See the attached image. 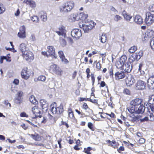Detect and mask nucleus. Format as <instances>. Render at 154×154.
Masks as SVG:
<instances>
[{
    "label": "nucleus",
    "instance_id": "obj_63",
    "mask_svg": "<svg viewBox=\"0 0 154 154\" xmlns=\"http://www.w3.org/2000/svg\"><path fill=\"white\" fill-rule=\"evenodd\" d=\"M145 141L146 140L144 138H142L139 140L138 143L141 144H143L145 143Z\"/></svg>",
    "mask_w": 154,
    "mask_h": 154
},
{
    "label": "nucleus",
    "instance_id": "obj_56",
    "mask_svg": "<svg viewBox=\"0 0 154 154\" xmlns=\"http://www.w3.org/2000/svg\"><path fill=\"white\" fill-rule=\"evenodd\" d=\"M125 150V147L123 146H121L119 148H117V151L118 152L121 153L122 152V151H124Z\"/></svg>",
    "mask_w": 154,
    "mask_h": 154
},
{
    "label": "nucleus",
    "instance_id": "obj_19",
    "mask_svg": "<svg viewBox=\"0 0 154 154\" xmlns=\"http://www.w3.org/2000/svg\"><path fill=\"white\" fill-rule=\"evenodd\" d=\"M68 118L69 119L74 120L75 119L74 112L72 109L69 108L67 109Z\"/></svg>",
    "mask_w": 154,
    "mask_h": 154
},
{
    "label": "nucleus",
    "instance_id": "obj_62",
    "mask_svg": "<svg viewBox=\"0 0 154 154\" xmlns=\"http://www.w3.org/2000/svg\"><path fill=\"white\" fill-rule=\"evenodd\" d=\"M123 92L124 94H127V95H130L131 94V92L127 88L124 89Z\"/></svg>",
    "mask_w": 154,
    "mask_h": 154
},
{
    "label": "nucleus",
    "instance_id": "obj_32",
    "mask_svg": "<svg viewBox=\"0 0 154 154\" xmlns=\"http://www.w3.org/2000/svg\"><path fill=\"white\" fill-rule=\"evenodd\" d=\"M116 66L117 68L118 69H123V67L124 64L122 63L120 60L117 61L116 63Z\"/></svg>",
    "mask_w": 154,
    "mask_h": 154
},
{
    "label": "nucleus",
    "instance_id": "obj_49",
    "mask_svg": "<svg viewBox=\"0 0 154 154\" xmlns=\"http://www.w3.org/2000/svg\"><path fill=\"white\" fill-rule=\"evenodd\" d=\"M10 55L9 54L7 55V56H3V58L4 60H5L7 62H10L11 61V57L9 56Z\"/></svg>",
    "mask_w": 154,
    "mask_h": 154
},
{
    "label": "nucleus",
    "instance_id": "obj_1",
    "mask_svg": "<svg viewBox=\"0 0 154 154\" xmlns=\"http://www.w3.org/2000/svg\"><path fill=\"white\" fill-rule=\"evenodd\" d=\"M20 50L22 53V56L26 61H30L34 58V56L32 52L28 50L26 45L24 43L20 44Z\"/></svg>",
    "mask_w": 154,
    "mask_h": 154
},
{
    "label": "nucleus",
    "instance_id": "obj_17",
    "mask_svg": "<svg viewBox=\"0 0 154 154\" xmlns=\"http://www.w3.org/2000/svg\"><path fill=\"white\" fill-rule=\"evenodd\" d=\"M32 111L35 115L36 117H39V118L42 117V115L40 114L41 112L38 106L35 105L32 108Z\"/></svg>",
    "mask_w": 154,
    "mask_h": 154
},
{
    "label": "nucleus",
    "instance_id": "obj_37",
    "mask_svg": "<svg viewBox=\"0 0 154 154\" xmlns=\"http://www.w3.org/2000/svg\"><path fill=\"white\" fill-rule=\"evenodd\" d=\"M92 149V147L89 146L87 148H85L83 152L87 154H91L90 151Z\"/></svg>",
    "mask_w": 154,
    "mask_h": 154
},
{
    "label": "nucleus",
    "instance_id": "obj_43",
    "mask_svg": "<svg viewBox=\"0 0 154 154\" xmlns=\"http://www.w3.org/2000/svg\"><path fill=\"white\" fill-rule=\"evenodd\" d=\"M41 20L44 21H45L47 20V16L46 13H43L41 15Z\"/></svg>",
    "mask_w": 154,
    "mask_h": 154
},
{
    "label": "nucleus",
    "instance_id": "obj_10",
    "mask_svg": "<svg viewBox=\"0 0 154 154\" xmlns=\"http://www.w3.org/2000/svg\"><path fill=\"white\" fill-rule=\"evenodd\" d=\"M58 31H56L55 32L59 35H62L64 37L66 36V27L63 25H61L58 28Z\"/></svg>",
    "mask_w": 154,
    "mask_h": 154
},
{
    "label": "nucleus",
    "instance_id": "obj_8",
    "mask_svg": "<svg viewBox=\"0 0 154 154\" xmlns=\"http://www.w3.org/2000/svg\"><path fill=\"white\" fill-rule=\"evenodd\" d=\"M145 82L141 80H138L135 85V88L138 90H143L146 87Z\"/></svg>",
    "mask_w": 154,
    "mask_h": 154
},
{
    "label": "nucleus",
    "instance_id": "obj_14",
    "mask_svg": "<svg viewBox=\"0 0 154 154\" xmlns=\"http://www.w3.org/2000/svg\"><path fill=\"white\" fill-rule=\"evenodd\" d=\"M47 52L48 53L49 56H53L56 58L55 56V50L54 47L52 46H49L47 48Z\"/></svg>",
    "mask_w": 154,
    "mask_h": 154
},
{
    "label": "nucleus",
    "instance_id": "obj_52",
    "mask_svg": "<svg viewBox=\"0 0 154 154\" xmlns=\"http://www.w3.org/2000/svg\"><path fill=\"white\" fill-rule=\"evenodd\" d=\"M122 19V17L121 16H120L118 15H116L114 18V20L116 21L121 20Z\"/></svg>",
    "mask_w": 154,
    "mask_h": 154
},
{
    "label": "nucleus",
    "instance_id": "obj_12",
    "mask_svg": "<svg viewBox=\"0 0 154 154\" xmlns=\"http://www.w3.org/2000/svg\"><path fill=\"white\" fill-rule=\"evenodd\" d=\"M143 101V100L142 99L136 98L132 100L130 103L131 106H134L137 107L139 105L141 104Z\"/></svg>",
    "mask_w": 154,
    "mask_h": 154
},
{
    "label": "nucleus",
    "instance_id": "obj_9",
    "mask_svg": "<svg viewBox=\"0 0 154 154\" xmlns=\"http://www.w3.org/2000/svg\"><path fill=\"white\" fill-rule=\"evenodd\" d=\"M71 35L75 38L78 39L80 38L82 35L81 31L79 29H73L71 32Z\"/></svg>",
    "mask_w": 154,
    "mask_h": 154
},
{
    "label": "nucleus",
    "instance_id": "obj_15",
    "mask_svg": "<svg viewBox=\"0 0 154 154\" xmlns=\"http://www.w3.org/2000/svg\"><path fill=\"white\" fill-rule=\"evenodd\" d=\"M17 97L15 98V101L17 103H20L22 102L23 92L22 91H19L17 92Z\"/></svg>",
    "mask_w": 154,
    "mask_h": 154
},
{
    "label": "nucleus",
    "instance_id": "obj_34",
    "mask_svg": "<svg viewBox=\"0 0 154 154\" xmlns=\"http://www.w3.org/2000/svg\"><path fill=\"white\" fill-rule=\"evenodd\" d=\"M147 87L149 89H154V83L149 80L147 81Z\"/></svg>",
    "mask_w": 154,
    "mask_h": 154
},
{
    "label": "nucleus",
    "instance_id": "obj_47",
    "mask_svg": "<svg viewBox=\"0 0 154 154\" xmlns=\"http://www.w3.org/2000/svg\"><path fill=\"white\" fill-rule=\"evenodd\" d=\"M31 20L35 23H38L39 21L38 17L36 16H32L31 18Z\"/></svg>",
    "mask_w": 154,
    "mask_h": 154
},
{
    "label": "nucleus",
    "instance_id": "obj_35",
    "mask_svg": "<svg viewBox=\"0 0 154 154\" xmlns=\"http://www.w3.org/2000/svg\"><path fill=\"white\" fill-rule=\"evenodd\" d=\"M107 39L106 35V34H102L101 36L100 40L102 43H105Z\"/></svg>",
    "mask_w": 154,
    "mask_h": 154
},
{
    "label": "nucleus",
    "instance_id": "obj_44",
    "mask_svg": "<svg viewBox=\"0 0 154 154\" xmlns=\"http://www.w3.org/2000/svg\"><path fill=\"white\" fill-rule=\"evenodd\" d=\"M150 44L151 48L154 50V37H152L151 38L150 40Z\"/></svg>",
    "mask_w": 154,
    "mask_h": 154
},
{
    "label": "nucleus",
    "instance_id": "obj_6",
    "mask_svg": "<svg viewBox=\"0 0 154 154\" xmlns=\"http://www.w3.org/2000/svg\"><path fill=\"white\" fill-rule=\"evenodd\" d=\"M49 70L53 74H56L59 75L61 74V71L59 70V67L56 65L53 64L50 67Z\"/></svg>",
    "mask_w": 154,
    "mask_h": 154
},
{
    "label": "nucleus",
    "instance_id": "obj_16",
    "mask_svg": "<svg viewBox=\"0 0 154 154\" xmlns=\"http://www.w3.org/2000/svg\"><path fill=\"white\" fill-rule=\"evenodd\" d=\"M115 79L118 80L123 79L125 77V74L123 71H118L115 74Z\"/></svg>",
    "mask_w": 154,
    "mask_h": 154
},
{
    "label": "nucleus",
    "instance_id": "obj_26",
    "mask_svg": "<svg viewBox=\"0 0 154 154\" xmlns=\"http://www.w3.org/2000/svg\"><path fill=\"white\" fill-rule=\"evenodd\" d=\"M125 82L126 84L130 86L134 84V79L131 77L130 78L127 77L125 79Z\"/></svg>",
    "mask_w": 154,
    "mask_h": 154
},
{
    "label": "nucleus",
    "instance_id": "obj_3",
    "mask_svg": "<svg viewBox=\"0 0 154 154\" xmlns=\"http://www.w3.org/2000/svg\"><path fill=\"white\" fill-rule=\"evenodd\" d=\"M85 23L79 22V27L82 29L85 32H88L95 26L96 23L93 20H86Z\"/></svg>",
    "mask_w": 154,
    "mask_h": 154
},
{
    "label": "nucleus",
    "instance_id": "obj_45",
    "mask_svg": "<svg viewBox=\"0 0 154 154\" xmlns=\"http://www.w3.org/2000/svg\"><path fill=\"white\" fill-rule=\"evenodd\" d=\"M88 126L92 131H94L95 130V128L93 125V124L91 122L88 123Z\"/></svg>",
    "mask_w": 154,
    "mask_h": 154
},
{
    "label": "nucleus",
    "instance_id": "obj_13",
    "mask_svg": "<svg viewBox=\"0 0 154 154\" xmlns=\"http://www.w3.org/2000/svg\"><path fill=\"white\" fill-rule=\"evenodd\" d=\"M106 142L108 143V146H111L113 148L117 149L119 145V143L116 142L115 140H113L112 141H110L109 140H106Z\"/></svg>",
    "mask_w": 154,
    "mask_h": 154
},
{
    "label": "nucleus",
    "instance_id": "obj_20",
    "mask_svg": "<svg viewBox=\"0 0 154 154\" xmlns=\"http://www.w3.org/2000/svg\"><path fill=\"white\" fill-rule=\"evenodd\" d=\"M132 68V66L131 65L129 64L128 63H126L124 64L122 69L124 70L125 72L129 73L131 72Z\"/></svg>",
    "mask_w": 154,
    "mask_h": 154
},
{
    "label": "nucleus",
    "instance_id": "obj_51",
    "mask_svg": "<svg viewBox=\"0 0 154 154\" xmlns=\"http://www.w3.org/2000/svg\"><path fill=\"white\" fill-rule=\"evenodd\" d=\"M66 140L68 142V143L70 144H72L74 143L73 140L71 138L70 136L68 137Z\"/></svg>",
    "mask_w": 154,
    "mask_h": 154
},
{
    "label": "nucleus",
    "instance_id": "obj_46",
    "mask_svg": "<svg viewBox=\"0 0 154 154\" xmlns=\"http://www.w3.org/2000/svg\"><path fill=\"white\" fill-rule=\"evenodd\" d=\"M137 50V47L136 46H133L131 47L129 49L128 51L131 53H134Z\"/></svg>",
    "mask_w": 154,
    "mask_h": 154
},
{
    "label": "nucleus",
    "instance_id": "obj_58",
    "mask_svg": "<svg viewBox=\"0 0 154 154\" xmlns=\"http://www.w3.org/2000/svg\"><path fill=\"white\" fill-rule=\"evenodd\" d=\"M90 70L89 68H87L86 70V72L87 73L86 77L87 79H88L91 76V75L90 74Z\"/></svg>",
    "mask_w": 154,
    "mask_h": 154
},
{
    "label": "nucleus",
    "instance_id": "obj_4",
    "mask_svg": "<svg viewBox=\"0 0 154 154\" xmlns=\"http://www.w3.org/2000/svg\"><path fill=\"white\" fill-rule=\"evenodd\" d=\"M50 108L53 114L60 115L64 111L63 105L60 104L57 106V103L55 102L52 103L50 105Z\"/></svg>",
    "mask_w": 154,
    "mask_h": 154
},
{
    "label": "nucleus",
    "instance_id": "obj_24",
    "mask_svg": "<svg viewBox=\"0 0 154 154\" xmlns=\"http://www.w3.org/2000/svg\"><path fill=\"white\" fill-rule=\"evenodd\" d=\"M71 20L74 21L80 20L79 13L73 14L71 16Z\"/></svg>",
    "mask_w": 154,
    "mask_h": 154
},
{
    "label": "nucleus",
    "instance_id": "obj_25",
    "mask_svg": "<svg viewBox=\"0 0 154 154\" xmlns=\"http://www.w3.org/2000/svg\"><path fill=\"white\" fill-rule=\"evenodd\" d=\"M122 14L124 19L127 21H129L132 18V16L128 14L127 12L125 11H123Z\"/></svg>",
    "mask_w": 154,
    "mask_h": 154
},
{
    "label": "nucleus",
    "instance_id": "obj_55",
    "mask_svg": "<svg viewBox=\"0 0 154 154\" xmlns=\"http://www.w3.org/2000/svg\"><path fill=\"white\" fill-rule=\"evenodd\" d=\"M89 101L91 102V103H94L96 105H98V100L97 99H94L92 100L90 98H89Z\"/></svg>",
    "mask_w": 154,
    "mask_h": 154
},
{
    "label": "nucleus",
    "instance_id": "obj_36",
    "mask_svg": "<svg viewBox=\"0 0 154 154\" xmlns=\"http://www.w3.org/2000/svg\"><path fill=\"white\" fill-rule=\"evenodd\" d=\"M60 43L61 46L64 47L67 44L66 41L62 38H60Z\"/></svg>",
    "mask_w": 154,
    "mask_h": 154
},
{
    "label": "nucleus",
    "instance_id": "obj_2",
    "mask_svg": "<svg viewBox=\"0 0 154 154\" xmlns=\"http://www.w3.org/2000/svg\"><path fill=\"white\" fill-rule=\"evenodd\" d=\"M60 2L58 4V8L60 12L67 13L70 11L73 8L74 4L72 1L66 2L62 5Z\"/></svg>",
    "mask_w": 154,
    "mask_h": 154
},
{
    "label": "nucleus",
    "instance_id": "obj_38",
    "mask_svg": "<svg viewBox=\"0 0 154 154\" xmlns=\"http://www.w3.org/2000/svg\"><path fill=\"white\" fill-rule=\"evenodd\" d=\"M148 102L149 104H154V94H152L149 96Z\"/></svg>",
    "mask_w": 154,
    "mask_h": 154
},
{
    "label": "nucleus",
    "instance_id": "obj_53",
    "mask_svg": "<svg viewBox=\"0 0 154 154\" xmlns=\"http://www.w3.org/2000/svg\"><path fill=\"white\" fill-rule=\"evenodd\" d=\"M96 68L97 70V71H99L101 70V63H100V62H98L96 64Z\"/></svg>",
    "mask_w": 154,
    "mask_h": 154
},
{
    "label": "nucleus",
    "instance_id": "obj_21",
    "mask_svg": "<svg viewBox=\"0 0 154 154\" xmlns=\"http://www.w3.org/2000/svg\"><path fill=\"white\" fill-rule=\"evenodd\" d=\"M40 103L41 107L43 109H45L47 110L48 108V103H47L46 101L44 99H42L40 100Z\"/></svg>",
    "mask_w": 154,
    "mask_h": 154
},
{
    "label": "nucleus",
    "instance_id": "obj_18",
    "mask_svg": "<svg viewBox=\"0 0 154 154\" xmlns=\"http://www.w3.org/2000/svg\"><path fill=\"white\" fill-rule=\"evenodd\" d=\"M29 136L31 137L33 139L37 141H41L43 138L42 136L36 133H35L34 134H29Z\"/></svg>",
    "mask_w": 154,
    "mask_h": 154
},
{
    "label": "nucleus",
    "instance_id": "obj_40",
    "mask_svg": "<svg viewBox=\"0 0 154 154\" xmlns=\"http://www.w3.org/2000/svg\"><path fill=\"white\" fill-rule=\"evenodd\" d=\"M149 107L148 108L147 112L154 113V104H150Z\"/></svg>",
    "mask_w": 154,
    "mask_h": 154
},
{
    "label": "nucleus",
    "instance_id": "obj_61",
    "mask_svg": "<svg viewBox=\"0 0 154 154\" xmlns=\"http://www.w3.org/2000/svg\"><path fill=\"white\" fill-rule=\"evenodd\" d=\"M82 108L85 110H87L88 109L90 108L88 106L87 103H84L83 104L82 106Z\"/></svg>",
    "mask_w": 154,
    "mask_h": 154
},
{
    "label": "nucleus",
    "instance_id": "obj_27",
    "mask_svg": "<svg viewBox=\"0 0 154 154\" xmlns=\"http://www.w3.org/2000/svg\"><path fill=\"white\" fill-rule=\"evenodd\" d=\"M145 111V107L143 104H141L140 105L138 108L137 109V110L136 111V113L142 114Z\"/></svg>",
    "mask_w": 154,
    "mask_h": 154
},
{
    "label": "nucleus",
    "instance_id": "obj_60",
    "mask_svg": "<svg viewBox=\"0 0 154 154\" xmlns=\"http://www.w3.org/2000/svg\"><path fill=\"white\" fill-rule=\"evenodd\" d=\"M59 56L60 59L62 58L65 56L63 52L62 51H60L58 52Z\"/></svg>",
    "mask_w": 154,
    "mask_h": 154
},
{
    "label": "nucleus",
    "instance_id": "obj_33",
    "mask_svg": "<svg viewBox=\"0 0 154 154\" xmlns=\"http://www.w3.org/2000/svg\"><path fill=\"white\" fill-rule=\"evenodd\" d=\"M143 55V51H140L137 53H136L135 55V60H139Z\"/></svg>",
    "mask_w": 154,
    "mask_h": 154
},
{
    "label": "nucleus",
    "instance_id": "obj_5",
    "mask_svg": "<svg viewBox=\"0 0 154 154\" xmlns=\"http://www.w3.org/2000/svg\"><path fill=\"white\" fill-rule=\"evenodd\" d=\"M145 23L148 26H150L154 22V15L149 12H147L146 14L144 20Z\"/></svg>",
    "mask_w": 154,
    "mask_h": 154
},
{
    "label": "nucleus",
    "instance_id": "obj_31",
    "mask_svg": "<svg viewBox=\"0 0 154 154\" xmlns=\"http://www.w3.org/2000/svg\"><path fill=\"white\" fill-rule=\"evenodd\" d=\"M108 69V73L109 74V77L111 78L113 77V71L114 68L112 66H109Z\"/></svg>",
    "mask_w": 154,
    "mask_h": 154
},
{
    "label": "nucleus",
    "instance_id": "obj_64",
    "mask_svg": "<svg viewBox=\"0 0 154 154\" xmlns=\"http://www.w3.org/2000/svg\"><path fill=\"white\" fill-rule=\"evenodd\" d=\"M148 80L154 83V73L150 76Z\"/></svg>",
    "mask_w": 154,
    "mask_h": 154
},
{
    "label": "nucleus",
    "instance_id": "obj_22",
    "mask_svg": "<svg viewBox=\"0 0 154 154\" xmlns=\"http://www.w3.org/2000/svg\"><path fill=\"white\" fill-rule=\"evenodd\" d=\"M23 3H26L29 5L32 8H34L36 6L35 2L32 0H24L23 2Z\"/></svg>",
    "mask_w": 154,
    "mask_h": 154
},
{
    "label": "nucleus",
    "instance_id": "obj_50",
    "mask_svg": "<svg viewBox=\"0 0 154 154\" xmlns=\"http://www.w3.org/2000/svg\"><path fill=\"white\" fill-rule=\"evenodd\" d=\"M104 113L109 116L112 119H113L116 118V116L113 112H111L110 114H109L107 113Z\"/></svg>",
    "mask_w": 154,
    "mask_h": 154
},
{
    "label": "nucleus",
    "instance_id": "obj_48",
    "mask_svg": "<svg viewBox=\"0 0 154 154\" xmlns=\"http://www.w3.org/2000/svg\"><path fill=\"white\" fill-rule=\"evenodd\" d=\"M5 8L3 5L0 3V14H3L5 11Z\"/></svg>",
    "mask_w": 154,
    "mask_h": 154
},
{
    "label": "nucleus",
    "instance_id": "obj_7",
    "mask_svg": "<svg viewBox=\"0 0 154 154\" xmlns=\"http://www.w3.org/2000/svg\"><path fill=\"white\" fill-rule=\"evenodd\" d=\"M22 78L25 79H28L31 75V72L27 68H23L21 73Z\"/></svg>",
    "mask_w": 154,
    "mask_h": 154
},
{
    "label": "nucleus",
    "instance_id": "obj_23",
    "mask_svg": "<svg viewBox=\"0 0 154 154\" xmlns=\"http://www.w3.org/2000/svg\"><path fill=\"white\" fill-rule=\"evenodd\" d=\"M134 20V21L138 24H142L143 23L142 17L139 15H137L135 16Z\"/></svg>",
    "mask_w": 154,
    "mask_h": 154
},
{
    "label": "nucleus",
    "instance_id": "obj_29",
    "mask_svg": "<svg viewBox=\"0 0 154 154\" xmlns=\"http://www.w3.org/2000/svg\"><path fill=\"white\" fill-rule=\"evenodd\" d=\"M137 108V107H136L134 106H131L128 107L127 109L129 112L131 113H133L135 112L136 113Z\"/></svg>",
    "mask_w": 154,
    "mask_h": 154
},
{
    "label": "nucleus",
    "instance_id": "obj_41",
    "mask_svg": "<svg viewBox=\"0 0 154 154\" xmlns=\"http://www.w3.org/2000/svg\"><path fill=\"white\" fill-rule=\"evenodd\" d=\"M153 113L147 112V115L149 117V120L151 122L154 121V116Z\"/></svg>",
    "mask_w": 154,
    "mask_h": 154
},
{
    "label": "nucleus",
    "instance_id": "obj_42",
    "mask_svg": "<svg viewBox=\"0 0 154 154\" xmlns=\"http://www.w3.org/2000/svg\"><path fill=\"white\" fill-rule=\"evenodd\" d=\"M135 59V57H134V56L132 55L129 57L127 63H128L129 64L130 63V64L131 65V63L134 61Z\"/></svg>",
    "mask_w": 154,
    "mask_h": 154
},
{
    "label": "nucleus",
    "instance_id": "obj_28",
    "mask_svg": "<svg viewBox=\"0 0 154 154\" xmlns=\"http://www.w3.org/2000/svg\"><path fill=\"white\" fill-rule=\"evenodd\" d=\"M80 20L84 21L85 22L86 20H88L87 19L88 15L87 14H85L83 12L79 13Z\"/></svg>",
    "mask_w": 154,
    "mask_h": 154
},
{
    "label": "nucleus",
    "instance_id": "obj_11",
    "mask_svg": "<svg viewBox=\"0 0 154 154\" xmlns=\"http://www.w3.org/2000/svg\"><path fill=\"white\" fill-rule=\"evenodd\" d=\"M17 35L20 38H24L26 37V28L24 25L20 26Z\"/></svg>",
    "mask_w": 154,
    "mask_h": 154
},
{
    "label": "nucleus",
    "instance_id": "obj_54",
    "mask_svg": "<svg viewBox=\"0 0 154 154\" xmlns=\"http://www.w3.org/2000/svg\"><path fill=\"white\" fill-rule=\"evenodd\" d=\"M91 80L92 81V85L93 86H94V83L95 82V77H94V74H91Z\"/></svg>",
    "mask_w": 154,
    "mask_h": 154
},
{
    "label": "nucleus",
    "instance_id": "obj_30",
    "mask_svg": "<svg viewBox=\"0 0 154 154\" xmlns=\"http://www.w3.org/2000/svg\"><path fill=\"white\" fill-rule=\"evenodd\" d=\"M29 100L30 102L33 104L36 105L38 104V102L33 95H32L30 97Z\"/></svg>",
    "mask_w": 154,
    "mask_h": 154
},
{
    "label": "nucleus",
    "instance_id": "obj_57",
    "mask_svg": "<svg viewBox=\"0 0 154 154\" xmlns=\"http://www.w3.org/2000/svg\"><path fill=\"white\" fill-rule=\"evenodd\" d=\"M143 66V64L142 63H140V64L139 65L138 70L140 72L141 74H144L145 72L143 71H142V68Z\"/></svg>",
    "mask_w": 154,
    "mask_h": 154
},
{
    "label": "nucleus",
    "instance_id": "obj_39",
    "mask_svg": "<svg viewBox=\"0 0 154 154\" xmlns=\"http://www.w3.org/2000/svg\"><path fill=\"white\" fill-rule=\"evenodd\" d=\"M127 60V56L125 55H122L121 57L119 60L123 64H125L126 63V62Z\"/></svg>",
    "mask_w": 154,
    "mask_h": 154
},
{
    "label": "nucleus",
    "instance_id": "obj_59",
    "mask_svg": "<svg viewBox=\"0 0 154 154\" xmlns=\"http://www.w3.org/2000/svg\"><path fill=\"white\" fill-rule=\"evenodd\" d=\"M85 110L86 115H88V117H89L91 115V112H92V110L90 108L88 109Z\"/></svg>",
    "mask_w": 154,
    "mask_h": 154
}]
</instances>
